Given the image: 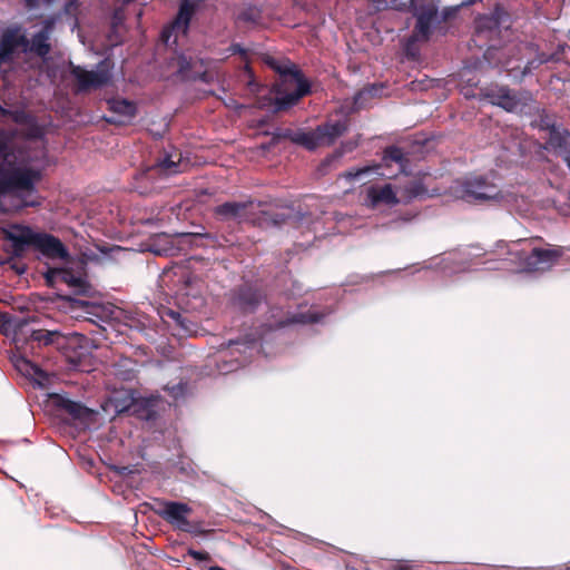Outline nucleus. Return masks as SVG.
Returning <instances> with one entry per match:
<instances>
[{
	"label": "nucleus",
	"mask_w": 570,
	"mask_h": 570,
	"mask_svg": "<svg viewBox=\"0 0 570 570\" xmlns=\"http://www.w3.org/2000/svg\"><path fill=\"white\" fill-rule=\"evenodd\" d=\"M14 135L0 128V196L14 191L20 196L17 208L36 207L40 202L33 196L48 163L47 150L40 140L18 142Z\"/></svg>",
	"instance_id": "f257e3e1"
},
{
	"label": "nucleus",
	"mask_w": 570,
	"mask_h": 570,
	"mask_svg": "<svg viewBox=\"0 0 570 570\" xmlns=\"http://www.w3.org/2000/svg\"><path fill=\"white\" fill-rule=\"evenodd\" d=\"M501 266L494 269L538 272L550 268L562 255L559 247L540 248L534 239H519L510 244H497Z\"/></svg>",
	"instance_id": "f03ea898"
},
{
	"label": "nucleus",
	"mask_w": 570,
	"mask_h": 570,
	"mask_svg": "<svg viewBox=\"0 0 570 570\" xmlns=\"http://www.w3.org/2000/svg\"><path fill=\"white\" fill-rule=\"evenodd\" d=\"M273 67L279 73V82L274 87L276 110L296 104L303 96L308 94L309 83L294 63H273Z\"/></svg>",
	"instance_id": "7ed1b4c3"
},
{
	"label": "nucleus",
	"mask_w": 570,
	"mask_h": 570,
	"mask_svg": "<svg viewBox=\"0 0 570 570\" xmlns=\"http://www.w3.org/2000/svg\"><path fill=\"white\" fill-rule=\"evenodd\" d=\"M347 130V119L330 120L316 129L297 135L296 141L307 149L331 146Z\"/></svg>",
	"instance_id": "20e7f679"
},
{
	"label": "nucleus",
	"mask_w": 570,
	"mask_h": 570,
	"mask_svg": "<svg viewBox=\"0 0 570 570\" xmlns=\"http://www.w3.org/2000/svg\"><path fill=\"white\" fill-rule=\"evenodd\" d=\"M202 0H184L179 7L176 19L164 28L161 40L165 45L177 43L178 38L186 36L190 19Z\"/></svg>",
	"instance_id": "39448f33"
},
{
	"label": "nucleus",
	"mask_w": 570,
	"mask_h": 570,
	"mask_svg": "<svg viewBox=\"0 0 570 570\" xmlns=\"http://www.w3.org/2000/svg\"><path fill=\"white\" fill-rule=\"evenodd\" d=\"M46 279L51 285L55 282L60 281L67 284L69 287H71L72 289H75V292L79 294H86L89 291V285L87 282L85 266L82 262H77L76 268H49L46 273Z\"/></svg>",
	"instance_id": "423d86ee"
},
{
	"label": "nucleus",
	"mask_w": 570,
	"mask_h": 570,
	"mask_svg": "<svg viewBox=\"0 0 570 570\" xmlns=\"http://www.w3.org/2000/svg\"><path fill=\"white\" fill-rule=\"evenodd\" d=\"M191 508L181 502L163 501L159 503L157 514L171 524L175 529L184 532H191L193 527L188 520Z\"/></svg>",
	"instance_id": "0eeeda50"
},
{
	"label": "nucleus",
	"mask_w": 570,
	"mask_h": 570,
	"mask_svg": "<svg viewBox=\"0 0 570 570\" xmlns=\"http://www.w3.org/2000/svg\"><path fill=\"white\" fill-rule=\"evenodd\" d=\"M459 193V196L466 202L494 200L499 197L497 187L483 179L466 180Z\"/></svg>",
	"instance_id": "6e6552de"
},
{
	"label": "nucleus",
	"mask_w": 570,
	"mask_h": 570,
	"mask_svg": "<svg viewBox=\"0 0 570 570\" xmlns=\"http://www.w3.org/2000/svg\"><path fill=\"white\" fill-rule=\"evenodd\" d=\"M2 234L4 238L11 242L13 250L16 254H20L26 249V247L33 245L35 238L38 232H35L29 226L24 225H10L8 227L2 228Z\"/></svg>",
	"instance_id": "1a4fd4ad"
},
{
	"label": "nucleus",
	"mask_w": 570,
	"mask_h": 570,
	"mask_svg": "<svg viewBox=\"0 0 570 570\" xmlns=\"http://www.w3.org/2000/svg\"><path fill=\"white\" fill-rule=\"evenodd\" d=\"M72 75L77 80L79 91L96 89L105 85L110 78L108 70L104 67L91 71L82 69L81 67H73Z\"/></svg>",
	"instance_id": "9d476101"
},
{
	"label": "nucleus",
	"mask_w": 570,
	"mask_h": 570,
	"mask_svg": "<svg viewBox=\"0 0 570 570\" xmlns=\"http://www.w3.org/2000/svg\"><path fill=\"white\" fill-rule=\"evenodd\" d=\"M32 247L50 258L65 259L68 257L63 244L57 237L46 233H37Z\"/></svg>",
	"instance_id": "9b49d317"
},
{
	"label": "nucleus",
	"mask_w": 570,
	"mask_h": 570,
	"mask_svg": "<svg viewBox=\"0 0 570 570\" xmlns=\"http://www.w3.org/2000/svg\"><path fill=\"white\" fill-rule=\"evenodd\" d=\"M493 105L502 107L507 111H518L525 105V101L529 99L528 96L518 97L512 94L508 88L501 87L497 90H491L487 95Z\"/></svg>",
	"instance_id": "f8f14e48"
},
{
	"label": "nucleus",
	"mask_w": 570,
	"mask_h": 570,
	"mask_svg": "<svg viewBox=\"0 0 570 570\" xmlns=\"http://www.w3.org/2000/svg\"><path fill=\"white\" fill-rule=\"evenodd\" d=\"M397 203L396 193L389 184L384 186H371L366 190V205L371 208H375L379 205L393 206Z\"/></svg>",
	"instance_id": "ddd939ff"
},
{
	"label": "nucleus",
	"mask_w": 570,
	"mask_h": 570,
	"mask_svg": "<svg viewBox=\"0 0 570 570\" xmlns=\"http://www.w3.org/2000/svg\"><path fill=\"white\" fill-rule=\"evenodd\" d=\"M411 7L414 9V14L417 17L413 38L414 40H425L429 37L431 23L436 14V9L434 7H430L426 10L419 12L415 9V0L411 1Z\"/></svg>",
	"instance_id": "4468645a"
},
{
	"label": "nucleus",
	"mask_w": 570,
	"mask_h": 570,
	"mask_svg": "<svg viewBox=\"0 0 570 570\" xmlns=\"http://www.w3.org/2000/svg\"><path fill=\"white\" fill-rule=\"evenodd\" d=\"M61 407L71 415L72 419L79 421L83 425H89L95 419V412L81 403L73 402L70 400H62Z\"/></svg>",
	"instance_id": "2eb2a0df"
},
{
	"label": "nucleus",
	"mask_w": 570,
	"mask_h": 570,
	"mask_svg": "<svg viewBox=\"0 0 570 570\" xmlns=\"http://www.w3.org/2000/svg\"><path fill=\"white\" fill-rule=\"evenodd\" d=\"M186 167L187 163L183 161L181 156L179 154H174L161 160L155 170L166 175H174L184 171Z\"/></svg>",
	"instance_id": "dca6fc26"
},
{
	"label": "nucleus",
	"mask_w": 570,
	"mask_h": 570,
	"mask_svg": "<svg viewBox=\"0 0 570 570\" xmlns=\"http://www.w3.org/2000/svg\"><path fill=\"white\" fill-rule=\"evenodd\" d=\"M261 302V295L252 288L240 291L235 299V304L244 309L252 311Z\"/></svg>",
	"instance_id": "f3484780"
},
{
	"label": "nucleus",
	"mask_w": 570,
	"mask_h": 570,
	"mask_svg": "<svg viewBox=\"0 0 570 570\" xmlns=\"http://www.w3.org/2000/svg\"><path fill=\"white\" fill-rule=\"evenodd\" d=\"M109 109L124 119H130L136 114V106L125 99H111L108 101Z\"/></svg>",
	"instance_id": "a211bd4d"
},
{
	"label": "nucleus",
	"mask_w": 570,
	"mask_h": 570,
	"mask_svg": "<svg viewBox=\"0 0 570 570\" xmlns=\"http://www.w3.org/2000/svg\"><path fill=\"white\" fill-rule=\"evenodd\" d=\"M246 207L244 203H225L217 206L215 213L224 219L238 218L243 216Z\"/></svg>",
	"instance_id": "6ab92c4d"
},
{
	"label": "nucleus",
	"mask_w": 570,
	"mask_h": 570,
	"mask_svg": "<svg viewBox=\"0 0 570 570\" xmlns=\"http://www.w3.org/2000/svg\"><path fill=\"white\" fill-rule=\"evenodd\" d=\"M383 160L389 164L390 161H394L399 165L400 167V170H403L404 168V160H405V157H404V154L402 153V150L397 147H389L385 151H384V158Z\"/></svg>",
	"instance_id": "aec40b11"
},
{
	"label": "nucleus",
	"mask_w": 570,
	"mask_h": 570,
	"mask_svg": "<svg viewBox=\"0 0 570 570\" xmlns=\"http://www.w3.org/2000/svg\"><path fill=\"white\" fill-rule=\"evenodd\" d=\"M60 337L61 335L58 332L52 331L40 330L32 333V338L39 343H43L45 345L53 344Z\"/></svg>",
	"instance_id": "412c9836"
},
{
	"label": "nucleus",
	"mask_w": 570,
	"mask_h": 570,
	"mask_svg": "<svg viewBox=\"0 0 570 570\" xmlns=\"http://www.w3.org/2000/svg\"><path fill=\"white\" fill-rule=\"evenodd\" d=\"M187 554L197 561H208L210 559L209 553L206 551L189 549Z\"/></svg>",
	"instance_id": "4be33fe9"
},
{
	"label": "nucleus",
	"mask_w": 570,
	"mask_h": 570,
	"mask_svg": "<svg viewBox=\"0 0 570 570\" xmlns=\"http://www.w3.org/2000/svg\"><path fill=\"white\" fill-rule=\"evenodd\" d=\"M372 168L371 167H363V168H360V169H356V170H351V171H347L344 174V177L347 178V179H357L358 177H361L362 175L371 171Z\"/></svg>",
	"instance_id": "5701e85b"
},
{
	"label": "nucleus",
	"mask_w": 570,
	"mask_h": 570,
	"mask_svg": "<svg viewBox=\"0 0 570 570\" xmlns=\"http://www.w3.org/2000/svg\"><path fill=\"white\" fill-rule=\"evenodd\" d=\"M166 315L173 318L177 324L183 325L181 316L179 313L169 309L168 312H166Z\"/></svg>",
	"instance_id": "b1692460"
},
{
	"label": "nucleus",
	"mask_w": 570,
	"mask_h": 570,
	"mask_svg": "<svg viewBox=\"0 0 570 570\" xmlns=\"http://www.w3.org/2000/svg\"><path fill=\"white\" fill-rule=\"evenodd\" d=\"M317 317L315 316H305L302 315L299 318L293 320V322H299V323H309V322H316Z\"/></svg>",
	"instance_id": "393cba45"
},
{
	"label": "nucleus",
	"mask_w": 570,
	"mask_h": 570,
	"mask_svg": "<svg viewBox=\"0 0 570 570\" xmlns=\"http://www.w3.org/2000/svg\"><path fill=\"white\" fill-rule=\"evenodd\" d=\"M26 6L29 7V8H33L42 2L45 3H48L50 2L51 0H23Z\"/></svg>",
	"instance_id": "a878e982"
},
{
	"label": "nucleus",
	"mask_w": 570,
	"mask_h": 570,
	"mask_svg": "<svg viewBox=\"0 0 570 570\" xmlns=\"http://www.w3.org/2000/svg\"><path fill=\"white\" fill-rule=\"evenodd\" d=\"M423 193L422 188L420 185H415L411 190H410V197H417L420 196L421 194Z\"/></svg>",
	"instance_id": "bb28decb"
},
{
	"label": "nucleus",
	"mask_w": 570,
	"mask_h": 570,
	"mask_svg": "<svg viewBox=\"0 0 570 570\" xmlns=\"http://www.w3.org/2000/svg\"><path fill=\"white\" fill-rule=\"evenodd\" d=\"M230 51L233 53H236V52H243V50L240 49V47L238 45H234L230 47Z\"/></svg>",
	"instance_id": "cd10ccee"
},
{
	"label": "nucleus",
	"mask_w": 570,
	"mask_h": 570,
	"mask_svg": "<svg viewBox=\"0 0 570 570\" xmlns=\"http://www.w3.org/2000/svg\"><path fill=\"white\" fill-rule=\"evenodd\" d=\"M208 570H225V569L222 567H218V566H212L208 568Z\"/></svg>",
	"instance_id": "c85d7f7f"
},
{
	"label": "nucleus",
	"mask_w": 570,
	"mask_h": 570,
	"mask_svg": "<svg viewBox=\"0 0 570 570\" xmlns=\"http://www.w3.org/2000/svg\"><path fill=\"white\" fill-rule=\"evenodd\" d=\"M0 112H2L3 115H8L9 111L4 108H2V106L0 105Z\"/></svg>",
	"instance_id": "c756f323"
},
{
	"label": "nucleus",
	"mask_w": 570,
	"mask_h": 570,
	"mask_svg": "<svg viewBox=\"0 0 570 570\" xmlns=\"http://www.w3.org/2000/svg\"><path fill=\"white\" fill-rule=\"evenodd\" d=\"M3 264H4V261H1V259H0V266H1V265H3Z\"/></svg>",
	"instance_id": "7c9ffc66"
}]
</instances>
